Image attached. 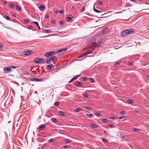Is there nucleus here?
Segmentation results:
<instances>
[{"label": "nucleus", "instance_id": "obj_1", "mask_svg": "<svg viewBox=\"0 0 149 149\" xmlns=\"http://www.w3.org/2000/svg\"><path fill=\"white\" fill-rule=\"evenodd\" d=\"M57 58L56 57L54 56H52L51 57L47 58L46 59V63L47 64H49L51 63L50 61L54 60H56Z\"/></svg>", "mask_w": 149, "mask_h": 149}, {"label": "nucleus", "instance_id": "obj_2", "mask_svg": "<svg viewBox=\"0 0 149 149\" xmlns=\"http://www.w3.org/2000/svg\"><path fill=\"white\" fill-rule=\"evenodd\" d=\"M56 54V52L55 51H50L45 53V56L46 57H48L49 56L54 55Z\"/></svg>", "mask_w": 149, "mask_h": 149}, {"label": "nucleus", "instance_id": "obj_3", "mask_svg": "<svg viewBox=\"0 0 149 149\" xmlns=\"http://www.w3.org/2000/svg\"><path fill=\"white\" fill-rule=\"evenodd\" d=\"M44 61V59L42 58H38L35 59L33 62L37 63H43Z\"/></svg>", "mask_w": 149, "mask_h": 149}, {"label": "nucleus", "instance_id": "obj_4", "mask_svg": "<svg viewBox=\"0 0 149 149\" xmlns=\"http://www.w3.org/2000/svg\"><path fill=\"white\" fill-rule=\"evenodd\" d=\"M3 71L5 73H10L12 72V70L10 66L6 67L3 69Z\"/></svg>", "mask_w": 149, "mask_h": 149}, {"label": "nucleus", "instance_id": "obj_5", "mask_svg": "<svg viewBox=\"0 0 149 149\" xmlns=\"http://www.w3.org/2000/svg\"><path fill=\"white\" fill-rule=\"evenodd\" d=\"M93 53V52L92 51L87 52L83 54H82L79 56L78 58H80L83 57L84 56H85L86 55H87L89 54H92Z\"/></svg>", "mask_w": 149, "mask_h": 149}, {"label": "nucleus", "instance_id": "obj_6", "mask_svg": "<svg viewBox=\"0 0 149 149\" xmlns=\"http://www.w3.org/2000/svg\"><path fill=\"white\" fill-rule=\"evenodd\" d=\"M46 125L45 124L40 125L38 128V131H41L42 130V129L46 127Z\"/></svg>", "mask_w": 149, "mask_h": 149}, {"label": "nucleus", "instance_id": "obj_7", "mask_svg": "<svg viewBox=\"0 0 149 149\" xmlns=\"http://www.w3.org/2000/svg\"><path fill=\"white\" fill-rule=\"evenodd\" d=\"M125 32H126L127 34H131L132 33L134 32V30L133 29H129L125 30Z\"/></svg>", "mask_w": 149, "mask_h": 149}, {"label": "nucleus", "instance_id": "obj_8", "mask_svg": "<svg viewBox=\"0 0 149 149\" xmlns=\"http://www.w3.org/2000/svg\"><path fill=\"white\" fill-rule=\"evenodd\" d=\"M81 75H78L77 76L72 78L71 80L69 81V83H71L73 81L76 80Z\"/></svg>", "mask_w": 149, "mask_h": 149}, {"label": "nucleus", "instance_id": "obj_9", "mask_svg": "<svg viewBox=\"0 0 149 149\" xmlns=\"http://www.w3.org/2000/svg\"><path fill=\"white\" fill-rule=\"evenodd\" d=\"M30 80L32 81H42L43 80V79H38L32 78L30 79Z\"/></svg>", "mask_w": 149, "mask_h": 149}, {"label": "nucleus", "instance_id": "obj_10", "mask_svg": "<svg viewBox=\"0 0 149 149\" xmlns=\"http://www.w3.org/2000/svg\"><path fill=\"white\" fill-rule=\"evenodd\" d=\"M31 51H26L23 52V54L26 56H27L30 54Z\"/></svg>", "mask_w": 149, "mask_h": 149}, {"label": "nucleus", "instance_id": "obj_11", "mask_svg": "<svg viewBox=\"0 0 149 149\" xmlns=\"http://www.w3.org/2000/svg\"><path fill=\"white\" fill-rule=\"evenodd\" d=\"M82 84L80 82H78L74 84V85L77 87H80L82 86Z\"/></svg>", "mask_w": 149, "mask_h": 149}, {"label": "nucleus", "instance_id": "obj_12", "mask_svg": "<svg viewBox=\"0 0 149 149\" xmlns=\"http://www.w3.org/2000/svg\"><path fill=\"white\" fill-rule=\"evenodd\" d=\"M16 10L18 11H21L22 10L21 6L19 5H17L16 6Z\"/></svg>", "mask_w": 149, "mask_h": 149}, {"label": "nucleus", "instance_id": "obj_13", "mask_svg": "<svg viewBox=\"0 0 149 149\" xmlns=\"http://www.w3.org/2000/svg\"><path fill=\"white\" fill-rule=\"evenodd\" d=\"M98 45L97 44V43H93L92 44V46L93 47H94V48H93L92 49L93 50L95 48L97 47V46Z\"/></svg>", "mask_w": 149, "mask_h": 149}, {"label": "nucleus", "instance_id": "obj_14", "mask_svg": "<svg viewBox=\"0 0 149 149\" xmlns=\"http://www.w3.org/2000/svg\"><path fill=\"white\" fill-rule=\"evenodd\" d=\"M53 66H54L52 64H51L50 65H47V69L48 70H50V69H51L52 67H53Z\"/></svg>", "mask_w": 149, "mask_h": 149}, {"label": "nucleus", "instance_id": "obj_15", "mask_svg": "<svg viewBox=\"0 0 149 149\" xmlns=\"http://www.w3.org/2000/svg\"><path fill=\"white\" fill-rule=\"evenodd\" d=\"M45 8V6L44 5H40L39 7V9L40 10H42L44 9Z\"/></svg>", "mask_w": 149, "mask_h": 149}, {"label": "nucleus", "instance_id": "obj_16", "mask_svg": "<svg viewBox=\"0 0 149 149\" xmlns=\"http://www.w3.org/2000/svg\"><path fill=\"white\" fill-rule=\"evenodd\" d=\"M91 127L93 128H96L97 127V126L95 124H93L91 125Z\"/></svg>", "mask_w": 149, "mask_h": 149}, {"label": "nucleus", "instance_id": "obj_17", "mask_svg": "<svg viewBox=\"0 0 149 149\" xmlns=\"http://www.w3.org/2000/svg\"><path fill=\"white\" fill-rule=\"evenodd\" d=\"M81 110V108H77L75 109L74 110V111L75 112H78V111H80Z\"/></svg>", "mask_w": 149, "mask_h": 149}, {"label": "nucleus", "instance_id": "obj_18", "mask_svg": "<svg viewBox=\"0 0 149 149\" xmlns=\"http://www.w3.org/2000/svg\"><path fill=\"white\" fill-rule=\"evenodd\" d=\"M59 114L60 116H63L65 115V114L64 112L62 111H60L59 112Z\"/></svg>", "mask_w": 149, "mask_h": 149}, {"label": "nucleus", "instance_id": "obj_19", "mask_svg": "<svg viewBox=\"0 0 149 149\" xmlns=\"http://www.w3.org/2000/svg\"><path fill=\"white\" fill-rule=\"evenodd\" d=\"M33 23L36 24L37 25V26H38V28L39 29V30H41V29H40V27L39 26V25L38 24V22H33Z\"/></svg>", "mask_w": 149, "mask_h": 149}, {"label": "nucleus", "instance_id": "obj_20", "mask_svg": "<svg viewBox=\"0 0 149 149\" xmlns=\"http://www.w3.org/2000/svg\"><path fill=\"white\" fill-rule=\"evenodd\" d=\"M127 102L129 104H132L133 103V101L131 99H128L127 100Z\"/></svg>", "mask_w": 149, "mask_h": 149}, {"label": "nucleus", "instance_id": "obj_21", "mask_svg": "<svg viewBox=\"0 0 149 149\" xmlns=\"http://www.w3.org/2000/svg\"><path fill=\"white\" fill-rule=\"evenodd\" d=\"M93 10L95 12H96V13H100L101 12V11H100L99 10H98L97 9H95V8H94H94H93Z\"/></svg>", "mask_w": 149, "mask_h": 149}, {"label": "nucleus", "instance_id": "obj_22", "mask_svg": "<svg viewBox=\"0 0 149 149\" xmlns=\"http://www.w3.org/2000/svg\"><path fill=\"white\" fill-rule=\"evenodd\" d=\"M126 33V32H125V30L122 33V35L124 36H126L127 35V34Z\"/></svg>", "mask_w": 149, "mask_h": 149}, {"label": "nucleus", "instance_id": "obj_23", "mask_svg": "<svg viewBox=\"0 0 149 149\" xmlns=\"http://www.w3.org/2000/svg\"><path fill=\"white\" fill-rule=\"evenodd\" d=\"M51 121L53 122H55L57 121V120L54 118H51Z\"/></svg>", "mask_w": 149, "mask_h": 149}, {"label": "nucleus", "instance_id": "obj_24", "mask_svg": "<svg viewBox=\"0 0 149 149\" xmlns=\"http://www.w3.org/2000/svg\"><path fill=\"white\" fill-rule=\"evenodd\" d=\"M89 80L91 82V83H94L95 81L94 79L91 77L89 78Z\"/></svg>", "mask_w": 149, "mask_h": 149}, {"label": "nucleus", "instance_id": "obj_25", "mask_svg": "<svg viewBox=\"0 0 149 149\" xmlns=\"http://www.w3.org/2000/svg\"><path fill=\"white\" fill-rule=\"evenodd\" d=\"M84 108L90 111L92 110V107H85Z\"/></svg>", "mask_w": 149, "mask_h": 149}, {"label": "nucleus", "instance_id": "obj_26", "mask_svg": "<svg viewBox=\"0 0 149 149\" xmlns=\"http://www.w3.org/2000/svg\"><path fill=\"white\" fill-rule=\"evenodd\" d=\"M133 131L134 132H138L140 131V130L137 128H135L133 129Z\"/></svg>", "mask_w": 149, "mask_h": 149}, {"label": "nucleus", "instance_id": "obj_27", "mask_svg": "<svg viewBox=\"0 0 149 149\" xmlns=\"http://www.w3.org/2000/svg\"><path fill=\"white\" fill-rule=\"evenodd\" d=\"M86 115L89 118H92L93 117V115L91 114H87Z\"/></svg>", "mask_w": 149, "mask_h": 149}, {"label": "nucleus", "instance_id": "obj_28", "mask_svg": "<svg viewBox=\"0 0 149 149\" xmlns=\"http://www.w3.org/2000/svg\"><path fill=\"white\" fill-rule=\"evenodd\" d=\"M15 6V5L14 3H12L10 5V8H13Z\"/></svg>", "mask_w": 149, "mask_h": 149}, {"label": "nucleus", "instance_id": "obj_29", "mask_svg": "<svg viewBox=\"0 0 149 149\" xmlns=\"http://www.w3.org/2000/svg\"><path fill=\"white\" fill-rule=\"evenodd\" d=\"M3 48V45L2 44H0V50H2Z\"/></svg>", "mask_w": 149, "mask_h": 149}, {"label": "nucleus", "instance_id": "obj_30", "mask_svg": "<svg viewBox=\"0 0 149 149\" xmlns=\"http://www.w3.org/2000/svg\"><path fill=\"white\" fill-rule=\"evenodd\" d=\"M3 17L5 18L7 20H10V18L9 17H8V16H7V15H5V16H4Z\"/></svg>", "mask_w": 149, "mask_h": 149}, {"label": "nucleus", "instance_id": "obj_31", "mask_svg": "<svg viewBox=\"0 0 149 149\" xmlns=\"http://www.w3.org/2000/svg\"><path fill=\"white\" fill-rule=\"evenodd\" d=\"M95 115L97 116H100L101 114L100 113L97 112H96L95 113Z\"/></svg>", "mask_w": 149, "mask_h": 149}, {"label": "nucleus", "instance_id": "obj_32", "mask_svg": "<svg viewBox=\"0 0 149 149\" xmlns=\"http://www.w3.org/2000/svg\"><path fill=\"white\" fill-rule=\"evenodd\" d=\"M65 142L66 143H70L71 142V141L69 139H66L65 140Z\"/></svg>", "mask_w": 149, "mask_h": 149}, {"label": "nucleus", "instance_id": "obj_33", "mask_svg": "<svg viewBox=\"0 0 149 149\" xmlns=\"http://www.w3.org/2000/svg\"><path fill=\"white\" fill-rule=\"evenodd\" d=\"M60 104V102H56L54 103V105L55 106H56Z\"/></svg>", "mask_w": 149, "mask_h": 149}, {"label": "nucleus", "instance_id": "obj_34", "mask_svg": "<svg viewBox=\"0 0 149 149\" xmlns=\"http://www.w3.org/2000/svg\"><path fill=\"white\" fill-rule=\"evenodd\" d=\"M83 96L84 97L86 98L88 97V94L86 93H84L83 95Z\"/></svg>", "mask_w": 149, "mask_h": 149}, {"label": "nucleus", "instance_id": "obj_35", "mask_svg": "<svg viewBox=\"0 0 149 149\" xmlns=\"http://www.w3.org/2000/svg\"><path fill=\"white\" fill-rule=\"evenodd\" d=\"M108 126L109 127H115L114 125L112 124H109Z\"/></svg>", "mask_w": 149, "mask_h": 149}, {"label": "nucleus", "instance_id": "obj_36", "mask_svg": "<svg viewBox=\"0 0 149 149\" xmlns=\"http://www.w3.org/2000/svg\"><path fill=\"white\" fill-rule=\"evenodd\" d=\"M69 21H72V18L71 17H67Z\"/></svg>", "mask_w": 149, "mask_h": 149}, {"label": "nucleus", "instance_id": "obj_37", "mask_svg": "<svg viewBox=\"0 0 149 149\" xmlns=\"http://www.w3.org/2000/svg\"><path fill=\"white\" fill-rule=\"evenodd\" d=\"M102 141L103 143H105L106 142H107V140L106 139L103 138L102 140Z\"/></svg>", "mask_w": 149, "mask_h": 149}, {"label": "nucleus", "instance_id": "obj_38", "mask_svg": "<svg viewBox=\"0 0 149 149\" xmlns=\"http://www.w3.org/2000/svg\"><path fill=\"white\" fill-rule=\"evenodd\" d=\"M62 51H62V49H60V50H58L57 51V52H56V53H58L61 52H62Z\"/></svg>", "mask_w": 149, "mask_h": 149}, {"label": "nucleus", "instance_id": "obj_39", "mask_svg": "<svg viewBox=\"0 0 149 149\" xmlns=\"http://www.w3.org/2000/svg\"><path fill=\"white\" fill-rule=\"evenodd\" d=\"M46 32L47 33H49L51 32V31L50 30L46 29L45 30Z\"/></svg>", "mask_w": 149, "mask_h": 149}, {"label": "nucleus", "instance_id": "obj_40", "mask_svg": "<svg viewBox=\"0 0 149 149\" xmlns=\"http://www.w3.org/2000/svg\"><path fill=\"white\" fill-rule=\"evenodd\" d=\"M54 141L53 139H51L49 140V141L50 143H52Z\"/></svg>", "mask_w": 149, "mask_h": 149}, {"label": "nucleus", "instance_id": "obj_41", "mask_svg": "<svg viewBox=\"0 0 149 149\" xmlns=\"http://www.w3.org/2000/svg\"><path fill=\"white\" fill-rule=\"evenodd\" d=\"M110 118L111 119H116V118L115 116H111Z\"/></svg>", "mask_w": 149, "mask_h": 149}, {"label": "nucleus", "instance_id": "obj_42", "mask_svg": "<svg viewBox=\"0 0 149 149\" xmlns=\"http://www.w3.org/2000/svg\"><path fill=\"white\" fill-rule=\"evenodd\" d=\"M102 120L105 123L108 121V120L104 118L102 119Z\"/></svg>", "mask_w": 149, "mask_h": 149}, {"label": "nucleus", "instance_id": "obj_43", "mask_svg": "<svg viewBox=\"0 0 149 149\" xmlns=\"http://www.w3.org/2000/svg\"><path fill=\"white\" fill-rule=\"evenodd\" d=\"M87 79H88V78H87L86 77H84L83 78V80L84 81H87Z\"/></svg>", "mask_w": 149, "mask_h": 149}, {"label": "nucleus", "instance_id": "obj_44", "mask_svg": "<svg viewBox=\"0 0 149 149\" xmlns=\"http://www.w3.org/2000/svg\"><path fill=\"white\" fill-rule=\"evenodd\" d=\"M124 118V116H119V118L120 119H122L123 118Z\"/></svg>", "mask_w": 149, "mask_h": 149}, {"label": "nucleus", "instance_id": "obj_45", "mask_svg": "<svg viewBox=\"0 0 149 149\" xmlns=\"http://www.w3.org/2000/svg\"><path fill=\"white\" fill-rule=\"evenodd\" d=\"M67 49H67V48H66H66H63V49H62V51H67Z\"/></svg>", "mask_w": 149, "mask_h": 149}, {"label": "nucleus", "instance_id": "obj_46", "mask_svg": "<svg viewBox=\"0 0 149 149\" xmlns=\"http://www.w3.org/2000/svg\"><path fill=\"white\" fill-rule=\"evenodd\" d=\"M59 13L61 14H63L64 13L63 10H62L59 12Z\"/></svg>", "mask_w": 149, "mask_h": 149}, {"label": "nucleus", "instance_id": "obj_47", "mask_svg": "<svg viewBox=\"0 0 149 149\" xmlns=\"http://www.w3.org/2000/svg\"><path fill=\"white\" fill-rule=\"evenodd\" d=\"M98 2L99 4H100V5L102 4H103V2L101 1H98Z\"/></svg>", "mask_w": 149, "mask_h": 149}, {"label": "nucleus", "instance_id": "obj_48", "mask_svg": "<svg viewBox=\"0 0 149 149\" xmlns=\"http://www.w3.org/2000/svg\"><path fill=\"white\" fill-rule=\"evenodd\" d=\"M24 22L25 23H27L28 22V19H24Z\"/></svg>", "mask_w": 149, "mask_h": 149}, {"label": "nucleus", "instance_id": "obj_49", "mask_svg": "<svg viewBox=\"0 0 149 149\" xmlns=\"http://www.w3.org/2000/svg\"><path fill=\"white\" fill-rule=\"evenodd\" d=\"M132 64V63L131 62H129L128 63V65L129 66H130Z\"/></svg>", "mask_w": 149, "mask_h": 149}, {"label": "nucleus", "instance_id": "obj_50", "mask_svg": "<svg viewBox=\"0 0 149 149\" xmlns=\"http://www.w3.org/2000/svg\"><path fill=\"white\" fill-rule=\"evenodd\" d=\"M9 66L10 67V68H16V67L14 66Z\"/></svg>", "mask_w": 149, "mask_h": 149}, {"label": "nucleus", "instance_id": "obj_51", "mask_svg": "<svg viewBox=\"0 0 149 149\" xmlns=\"http://www.w3.org/2000/svg\"><path fill=\"white\" fill-rule=\"evenodd\" d=\"M46 77L45 78H46V79H47L49 77V76L48 74H46Z\"/></svg>", "mask_w": 149, "mask_h": 149}, {"label": "nucleus", "instance_id": "obj_52", "mask_svg": "<svg viewBox=\"0 0 149 149\" xmlns=\"http://www.w3.org/2000/svg\"><path fill=\"white\" fill-rule=\"evenodd\" d=\"M85 7H84L83 8H82V10H81V12H83V11L84 10H85Z\"/></svg>", "mask_w": 149, "mask_h": 149}, {"label": "nucleus", "instance_id": "obj_53", "mask_svg": "<svg viewBox=\"0 0 149 149\" xmlns=\"http://www.w3.org/2000/svg\"><path fill=\"white\" fill-rule=\"evenodd\" d=\"M68 148V146H65L63 147V148Z\"/></svg>", "mask_w": 149, "mask_h": 149}, {"label": "nucleus", "instance_id": "obj_54", "mask_svg": "<svg viewBox=\"0 0 149 149\" xmlns=\"http://www.w3.org/2000/svg\"><path fill=\"white\" fill-rule=\"evenodd\" d=\"M52 22L54 24H55L56 23V21L54 20H52Z\"/></svg>", "mask_w": 149, "mask_h": 149}, {"label": "nucleus", "instance_id": "obj_55", "mask_svg": "<svg viewBox=\"0 0 149 149\" xmlns=\"http://www.w3.org/2000/svg\"><path fill=\"white\" fill-rule=\"evenodd\" d=\"M60 24L61 25H63V24H64V23L62 21H60Z\"/></svg>", "mask_w": 149, "mask_h": 149}, {"label": "nucleus", "instance_id": "obj_56", "mask_svg": "<svg viewBox=\"0 0 149 149\" xmlns=\"http://www.w3.org/2000/svg\"><path fill=\"white\" fill-rule=\"evenodd\" d=\"M33 27L32 26H29V29H31L33 28Z\"/></svg>", "mask_w": 149, "mask_h": 149}, {"label": "nucleus", "instance_id": "obj_57", "mask_svg": "<svg viewBox=\"0 0 149 149\" xmlns=\"http://www.w3.org/2000/svg\"><path fill=\"white\" fill-rule=\"evenodd\" d=\"M125 112L124 111H122L121 112V113L122 114H125Z\"/></svg>", "mask_w": 149, "mask_h": 149}, {"label": "nucleus", "instance_id": "obj_58", "mask_svg": "<svg viewBox=\"0 0 149 149\" xmlns=\"http://www.w3.org/2000/svg\"><path fill=\"white\" fill-rule=\"evenodd\" d=\"M119 64H120V62H116L115 63V65H119Z\"/></svg>", "mask_w": 149, "mask_h": 149}, {"label": "nucleus", "instance_id": "obj_59", "mask_svg": "<svg viewBox=\"0 0 149 149\" xmlns=\"http://www.w3.org/2000/svg\"><path fill=\"white\" fill-rule=\"evenodd\" d=\"M49 17V15H45V18H47Z\"/></svg>", "mask_w": 149, "mask_h": 149}, {"label": "nucleus", "instance_id": "obj_60", "mask_svg": "<svg viewBox=\"0 0 149 149\" xmlns=\"http://www.w3.org/2000/svg\"><path fill=\"white\" fill-rule=\"evenodd\" d=\"M59 10H56L55 12V13L56 14L57 13H58L59 12Z\"/></svg>", "mask_w": 149, "mask_h": 149}, {"label": "nucleus", "instance_id": "obj_61", "mask_svg": "<svg viewBox=\"0 0 149 149\" xmlns=\"http://www.w3.org/2000/svg\"><path fill=\"white\" fill-rule=\"evenodd\" d=\"M135 113H139L138 111H137V110H135Z\"/></svg>", "mask_w": 149, "mask_h": 149}, {"label": "nucleus", "instance_id": "obj_62", "mask_svg": "<svg viewBox=\"0 0 149 149\" xmlns=\"http://www.w3.org/2000/svg\"><path fill=\"white\" fill-rule=\"evenodd\" d=\"M131 1L134 2L135 1V0H130Z\"/></svg>", "mask_w": 149, "mask_h": 149}, {"label": "nucleus", "instance_id": "obj_63", "mask_svg": "<svg viewBox=\"0 0 149 149\" xmlns=\"http://www.w3.org/2000/svg\"><path fill=\"white\" fill-rule=\"evenodd\" d=\"M104 133H106L107 132H106V131H104Z\"/></svg>", "mask_w": 149, "mask_h": 149}, {"label": "nucleus", "instance_id": "obj_64", "mask_svg": "<svg viewBox=\"0 0 149 149\" xmlns=\"http://www.w3.org/2000/svg\"><path fill=\"white\" fill-rule=\"evenodd\" d=\"M148 79H149V74L148 76Z\"/></svg>", "mask_w": 149, "mask_h": 149}]
</instances>
